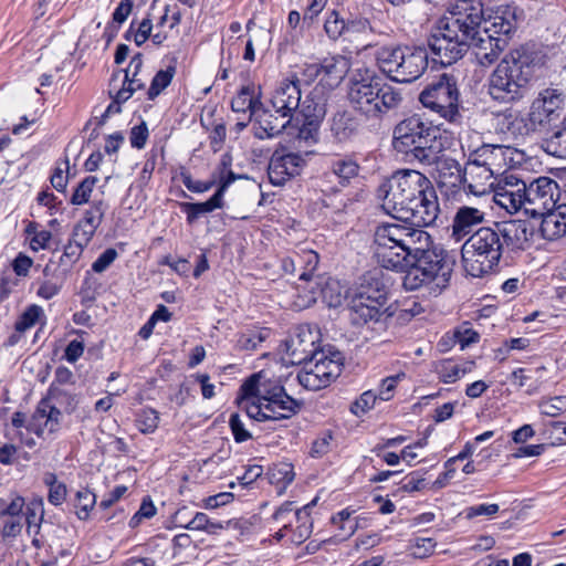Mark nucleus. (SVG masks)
Here are the masks:
<instances>
[{"mask_svg":"<svg viewBox=\"0 0 566 566\" xmlns=\"http://www.w3.org/2000/svg\"><path fill=\"white\" fill-rule=\"evenodd\" d=\"M422 167L431 168L437 172V178L441 185H450L452 187H462L465 184L464 168L453 158L446 156L443 151L436 154L434 160L430 163H421Z\"/></svg>","mask_w":566,"mask_h":566,"instance_id":"cd10ccee","label":"nucleus"},{"mask_svg":"<svg viewBox=\"0 0 566 566\" xmlns=\"http://www.w3.org/2000/svg\"><path fill=\"white\" fill-rule=\"evenodd\" d=\"M355 296H368L369 303L386 305L387 287L382 282L380 272H368L364 275L363 282Z\"/></svg>","mask_w":566,"mask_h":566,"instance_id":"c9c22d12","label":"nucleus"},{"mask_svg":"<svg viewBox=\"0 0 566 566\" xmlns=\"http://www.w3.org/2000/svg\"><path fill=\"white\" fill-rule=\"evenodd\" d=\"M564 95L557 88H545L536 97L530 108L528 115L535 117L539 130L544 129L564 106Z\"/></svg>","mask_w":566,"mask_h":566,"instance_id":"412c9836","label":"nucleus"},{"mask_svg":"<svg viewBox=\"0 0 566 566\" xmlns=\"http://www.w3.org/2000/svg\"><path fill=\"white\" fill-rule=\"evenodd\" d=\"M304 165L305 159L301 154L275 150L268 167L269 180L273 186H283L287 180L300 175Z\"/></svg>","mask_w":566,"mask_h":566,"instance_id":"aec40b11","label":"nucleus"},{"mask_svg":"<svg viewBox=\"0 0 566 566\" xmlns=\"http://www.w3.org/2000/svg\"><path fill=\"white\" fill-rule=\"evenodd\" d=\"M434 244L431 235L407 222H384L374 232V255L387 270L401 269L410 258Z\"/></svg>","mask_w":566,"mask_h":566,"instance_id":"7ed1b4c3","label":"nucleus"},{"mask_svg":"<svg viewBox=\"0 0 566 566\" xmlns=\"http://www.w3.org/2000/svg\"><path fill=\"white\" fill-rule=\"evenodd\" d=\"M504 252L495 222L490 227H481L461 248L464 270L473 277H482L495 270Z\"/></svg>","mask_w":566,"mask_h":566,"instance_id":"0eeeda50","label":"nucleus"},{"mask_svg":"<svg viewBox=\"0 0 566 566\" xmlns=\"http://www.w3.org/2000/svg\"><path fill=\"white\" fill-rule=\"evenodd\" d=\"M300 78L282 81L271 95V106L275 113L295 117L301 105Z\"/></svg>","mask_w":566,"mask_h":566,"instance_id":"bb28decb","label":"nucleus"},{"mask_svg":"<svg viewBox=\"0 0 566 566\" xmlns=\"http://www.w3.org/2000/svg\"><path fill=\"white\" fill-rule=\"evenodd\" d=\"M539 408L542 415L557 417L566 410V397H554L549 401L541 403Z\"/></svg>","mask_w":566,"mask_h":566,"instance_id":"052dcab7","label":"nucleus"},{"mask_svg":"<svg viewBox=\"0 0 566 566\" xmlns=\"http://www.w3.org/2000/svg\"><path fill=\"white\" fill-rule=\"evenodd\" d=\"M455 265V256L437 244L410 258L401 269L391 271L405 273L402 286L416 291L423 285H432V291L441 292L450 282Z\"/></svg>","mask_w":566,"mask_h":566,"instance_id":"20e7f679","label":"nucleus"},{"mask_svg":"<svg viewBox=\"0 0 566 566\" xmlns=\"http://www.w3.org/2000/svg\"><path fill=\"white\" fill-rule=\"evenodd\" d=\"M392 146L410 163H430L436 154L444 150V139L438 126L419 115H412L394 128Z\"/></svg>","mask_w":566,"mask_h":566,"instance_id":"39448f33","label":"nucleus"},{"mask_svg":"<svg viewBox=\"0 0 566 566\" xmlns=\"http://www.w3.org/2000/svg\"><path fill=\"white\" fill-rule=\"evenodd\" d=\"M419 102L450 123L459 122L461 118L460 92L457 78L452 74L443 73L429 83L421 91Z\"/></svg>","mask_w":566,"mask_h":566,"instance_id":"9d476101","label":"nucleus"},{"mask_svg":"<svg viewBox=\"0 0 566 566\" xmlns=\"http://www.w3.org/2000/svg\"><path fill=\"white\" fill-rule=\"evenodd\" d=\"M492 200L505 209L507 212H517L521 209L525 210V201L523 199V190L522 186L517 185L516 190H506L503 189L501 191L493 192L490 195Z\"/></svg>","mask_w":566,"mask_h":566,"instance_id":"37998d69","label":"nucleus"},{"mask_svg":"<svg viewBox=\"0 0 566 566\" xmlns=\"http://www.w3.org/2000/svg\"><path fill=\"white\" fill-rule=\"evenodd\" d=\"M538 217L542 218L539 232L545 240L556 241L566 237V205H555Z\"/></svg>","mask_w":566,"mask_h":566,"instance_id":"473e14b6","label":"nucleus"},{"mask_svg":"<svg viewBox=\"0 0 566 566\" xmlns=\"http://www.w3.org/2000/svg\"><path fill=\"white\" fill-rule=\"evenodd\" d=\"M159 413L151 408L142 409L137 413L136 424L138 430L144 433H153L158 428Z\"/></svg>","mask_w":566,"mask_h":566,"instance_id":"864d4df0","label":"nucleus"},{"mask_svg":"<svg viewBox=\"0 0 566 566\" xmlns=\"http://www.w3.org/2000/svg\"><path fill=\"white\" fill-rule=\"evenodd\" d=\"M46 398L54 401L55 406H60L69 415L72 413L78 405L77 395L69 392L54 384L50 385Z\"/></svg>","mask_w":566,"mask_h":566,"instance_id":"c03bdc74","label":"nucleus"},{"mask_svg":"<svg viewBox=\"0 0 566 566\" xmlns=\"http://www.w3.org/2000/svg\"><path fill=\"white\" fill-rule=\"evenodd\" d=\"M24 506V499L20 495H14L10 499H0V517H19Z\"/></svg>","mask_w":566,"mask_h":566,"instance_id":"4d7b16f0","label":"nucleus"},{"mask_svg":"<svg viewBox=\"0 0 566 566\" xmlns=\"http://www.w3.org/2000/svg\"><path fill=\"white\" fill-rule=\"evenodd\" d=\"M96 504V495L87 488H82L75 494L74 507L75 514L78 520L86 521L90 517L91 511Z\"/></svg>","mask_w":566,"mask_h":566,"instance_id":"49530a36","label":"nucleus"},{"mask_svg":"<svg viewBox=\"0 0 566 566\" xmlns=\"http://www.w3.org/2000/svg\"><path fill=\"white\" fill-rule=\"evenodd\" d=\"M118 256L114 248L106 249L92 264V271L95 273L104 272Z\"/></svg>","mask_w":566,"mask_h":566,"instance_id":"0e129e2a","label":"nucleus"},{"mask_svg":"<svg viewBox=\"0 0 566 566\" xmlns=\"http://www.w3.org/2000/svg\"><path fill=\"white\" fill-rule=\"evenodd\" d=\"M504 251H525L532 245L535 226L528 220L511 219L495 222Z\"/></svg>","mask_w":566,"mask_h":566,"instance_id":"a211bd4d","label":"nucleus"},{"mask_svg":"<svg viewBox=\"0 0 566 566\" xmlns=\"http://www.w3.org/2000/svg\"><path fill=\"white\" fill-rule=\"evenodd\" d=\"M304 363L306 369L296 376L298 384L305 389L318 390L328 386L340 375L344 355L328 346L312 355Z\"/></svg>","mask_w":566,"mask_h":566,"instance_id":"9b49d317","label":"nucleus"},{"mask_svg":"<svg viewBox=\"0 0 566 566\" xmlns=\"http://www.w3.org/2000/svg\"><path fill=\"white\" fill-rule=\"evenodd\" d=\"M485 212L475 207L462 206L458 208L453 221L451 237L455 241L463 240L474 232V228L483 223Z\"/></svg>","mask_w":566,"mask_h":566,"instance_id":"c756f323","label":"nucleus"},{"mask_svg":"<svg viewBox=\"0 0 566 566\" xmlns=\"http://www.w3.org/2000/svg\"><path fill=\"white\" fill-rule=\"evenodd\" d=\"M515 155L517 151L515 148L505 145L483 144L469 156L482 166L492 169L497 175H502L507 168L514 166Z\"/></svg>","mask_w":566,"mask_h":566,"instance_id":"6ab92c4d","label":"nucleus"},{"mask_svg":"<svg viewBox=\"0 0 566 566\" xmlns=\"http://www.w3.org/2000/svg\"><path fill=\"white\" fill-rule=\"evenodd\" d=\"M298 259H301L302 263H305V270L301 273L300 280L310 281L318 265V254L314 251H307L303 256H298Z\"/></svg>","mask_w":566,"mask_h":566,"instance_id":"e2e57ef3","label":"nucleus"},{"mask_svg":"<svg viewBox=\"0 0 566 566\" xmlns=\"http://www.w3.org/2000/svg\"><path fill=\"white\" fill-rule=\"evenodd\" d=\"M254 120V136L258 139L273 138L289 129L293 117L275 113L273 109L264 108L263 104L256 105Z\"/></svg>","mask_w":566,"mask_h":566,"instance_id":"393cba45","label":"nucleus"},{"mask_svg":"<svg viewBox=\"0 0 566 566\" xmlns=\"http://www.w3.org/2000/svg\"><path fill=\"white\" fill-rule=\"evenodd\" d=\"M507 45L506 38L485 33V30L478 31V34L468 41V50L472 49L478 64L484 67L495 63Z\"/></svg>","mask_w":566,"mask_h":566,"instance_id":"4be33fe9","label":"nucleus"},{"mask_svg":"<svg viewBox=\"0 0 566 566\" xmlns=\"http://www.w3.org/2000/svg\"><path fill=\"white\" fill-rule=\"evenodd\" d=\"M105 211L106 206L103 200L94 201L91 209L85 211L83 219L75 227L74 235H82L84 243H88L102 223Z\"/></svg>","mask_w":566,"mask_h":566,"instance_id":"f704fd0d","label":"nucleus"},{"mask_svg":"<svg viewBox=\"0 0 566 566\" xmlns=\"http://www.w3.org/2000/svg\"><path fill=\"white\" fill-rule=\"evenodd\" d=\"M541 148L551 156L566 159V124L548 132L542 139Z\"/></svg>","mask_w":566,"mask_h":566,"instance_id":"58836bf2","label":"nucleus"},{"mask_svg":"<svg viewBox=\"0 0 566 566\" xmlns=\"http://www.w3.org/2000/svg\"><path fill=\"white\" fill-rule=\"evenodd\" d=\"M223 207V199L218 193H213L205 202H181V211L186 214L189 224H193L201 216L210 213L216 209Z\"/></svg>","mask_w":566,"mask_h":566,"instance_id":"4c0bfd02","label":"nucleus"},{"mask_svg":"<svg viewBox=\"0 0 566 566\" xmlns=\"http://www.w3.org/2000/svg\"><path fill=\"white\" fill-rule=\"evenodd\" d=\"M187 513V509H179L175 518L179 523V526L192 530V531H206L209 534H217L220 530L223 528V525L219 522H211L207 514L202 512H197L192 518H190L187 523H182L184 514Z\"/></svg>","mask_w":566,"mask_h":566,"instance_id":"ea45409f","label":"nucleus"},{"mask_svg":"<svg viewBox=\"0 0 566 566\" xmlns=\"http://www.w3.org/2000/svg\"><path fill=\"white\" fill-rule=\"evenodd\" d=\"M465 184L462 187L465 192L472 193L476 197L492 195V188L494 185V177L499 176L492 169L482 166L481 163H476L474 158L469 156L464 167Z\"/></svg>","mask_w":566,"mask_h":566,"instance_id":"a878e982","label":"nucleus"},{"mask_svg":"<svg viewBox=\"0 0 566 566\" xmlns=\"http://www.w3.org/2000/svg\"><path fill=\"white\" fill-rule=\"evenodd\" d=\"M329 130L337 143H346L357 136L360 122L356 115L347 109L337 111L329 118Z\"/></svg>","mask_w":566,"mask_h":566,"instance_id":"2f4dec72","label":"nucleus"},{"mask_svg":"<svg viewBox=\"0 0 566 566\" xmlns=\"http://www.w3.org/2000/svg\"><path fill=\"white\" fill-rule=\"evenodd\" d=\"M25 507L27 532L31 535L32 527H35V535H39L44 515L43 501L34 499Z\"/></svg>","mask_w":566,"mask_h":566,"instance_id":"09e8293b","label":"nucleus"},{"mask_svg":"<svg viewBox=\"0 0 566 566\" xmlns=\"http://www.w3.org/2000/svg\"><path fill=\"white\" fill-rule=\"evenodd\" d=\"M333 440V434L329 431L323 432L319 437H317L311 448V455L313 458H321L331 451V442Z\"/></svg>","mask_w":566,"mask_h":566,"instance_id":"bf43d9fd","label":"nucleus"},{"mask_svg":"<svg viewBox=\"0 0 566 566\" xmlns=\"http://www.w3.org/2000/svg\"><path fill=\"white\" fill-rule=\"evenodd\" d=\"M316 501H312L302 509L295 512V518L298 523L296 528L293 531L291 542L295 545L304 543L313 532V522L311 520V510L315 505Z\"/></svg>","mask_w":566,"mask_h":566,"instance_id":"a19ab883","label":"nucleus"},{"mask_svg":"<svg viewBox=\"0 0 566 566\" xmlns=\"http://www.w3.org/2000/svg\"><path fill=\"white\" fill-rule=\"evenodd\" d=\"M394 312L382 304L368 302V296H355L349 303V319L353 325H368L371 329L386 331L391 321Z\"/></svg>","mask_w":566,"mask_h":566,"instance_id":"dca6fc26","label":"nucleus"},{"mask_svg":"<svg viewBox=\"0 0 566 566\" xmlns=\"http://www.w3.org/2000/svg\"><path fill=\"white\" fill-rule=\"evenodd\" d=\"M241 408L259 422L286 420L300 412L302 402L290 396L281 380L261 370L251 375L240 388Z\"/></svg>","mask_w":566,"mask_h":566,"instance_id":"f03ea898","label":"nucleus"},{"mask_svg":"<svg viewBox=\"0 0 566 566\" xmlns=\"http://www.w3.org/2000/svg\"><path fill=\"white\" fill-rule=\"evenodd\" d=\"M449 17L441 21L461 33L463 39H472L481 30L484 20L483 3L480 0H455L450 3Z\"/></svg>","mask_w":566,"mask_h":566,"instance_id":"ddd939ff","label":"nucleus"},{"mask_svg":"<svg viewBox=\"0 0 566 566\" xmlns=\"http://www.w3.org/2000/svg\"><path fill=\"white\" fill-rule=\"evenodd\" d=\"M229 426L237 443L245 442L252 438L251 432L245 428L239 413L230 416Z\"/></svg>","mask_w":566,"mask_h":566,"instance_id":"13d9d810","label":"nucleus"},{"mask_svg":"<svg viewBox=\"0 0 566 566\" xmlns=\"http://www.w3.org/2000/svg\"><path fill=\"white\" fill-rule=\"evenodd\" d=\"M297 128L296 137L300 143H305L306 146L316 144L319 138V124L302 120L298 116L293 117V123L290 126Z\"/></svg>","mask_w":566,"mask_h":566,"instance_id":"a18cd8bd","label":"nucleus"},{"mask_svg":"<svg viewBox=\"0 0 566 566\" xmlns=\"http://www.w3.org/2000/svg\"><path fill=\"white\" fill-rule=\"evenodd\" d=\"M262 102L253 96V88L243 86L231 101V108L235 113L248 114V120H252L255 116L256 105Z\"/></svg>","mask_w":566,"mask_h":566,"instance_id":"79ce46f5","label":"nucleus"},{"mask_svg":"<svg viewBox=\"0 0 566 566\" xmlns=\"http://www.w3.org/2000/svg\"><path fill=\"white\" fill-rule=\"evenodd\" d=\"M377 398L378 396L375 395L373 391H365L364 394L360 395L359 399H357L353 405V413L359 416L361 413H365L367 410L374 408Z\"/></svg>","mask_w":566,"mask_h":566,"instance_id":"680f3d73","label":"nucleus"},{"mask_svg":"<svg viewBox=\"0 0 566 566\" xmlns=\"http://www.w3.org/2000/svg\"><path fill=\"white\" fill-rule=\"evenodd\" d=\"M375 59L389 80L411 83L427 70L429 53L424 46L382 45L376 50Z\"/></svg>","mask_w":566,"mask_h":566,"instance_id":"6e6552de","label":"nucleus"},{"mask_svg":"<svg viewBox=\"0 0 566 566\" xmlns=\"http://www.w3.org/2000/svg\"><path fill=\"white\" fill-rule=\"evenodd\" d=\"M61 417V410L45 397L39 402L33 415L34 422L30 424L29 430L38 437H42L45 430L55 433L60 430Z\"/></svg>","mask_w":566,"mask_h":566,"instance_id":"c85d7f7f","label":"nucleus"},{"mask_svg":"<svg viewBox=\"0 0 566 566\" xmlns=\"http://www.w3.org/2000/svg\"><path fill=\"white\" fill-rule=\"evenodd\" d=\"M360 167L352 157L344 156L331 160L328 169L323 174V182L328 184L324 191L338 192L358 177Z\"/></svg>","mask_w":566,"mask_h":566,"instance_id":"b1692460","label":"nucleus"},{"mask_svg":"<svg viewBox=\"0 0 566 566\" xmlns=\"http://www.w3.org/2000/svg\"><path fill=\"white\" fill-rule=\"evenodd\" d=\"M525 213L535 218L555 207V193L558 190L556 181L548 177H539L528 186L522 182Z\"/></svg>","mask_w":566,"mask_h":566,"instance_id":"2eb2a0df","label":"nucleus"},{"mask_svg":"<svg viewBox=\"0 0 566 566\" xmlns=\"http://www.w3.org/2000/svg\"><path fill=\"white\" fill-rule=\"evenodd\" d=\"M322 86L333 90L339 85L350 67V60L337 54L324 57L321 62Z\"/></svg>","mask_w":566,"mask_h":566,"instance_id":"72a5a7b5","label":"nucleus"},{"mask_svg":"<svg viewBox=\"0 0 566 566\" xmlns=\"http://www.w3.org/2000/svg\"><path fill=\"white\" fill-rule=\"evenodd\" d=\"M485 33L490 32L497 38H506L510 42L517 29V7L514 4H500L490 10L488 18L484 17Z\"/></svg>","mask_w":566,"mask_h":566,"instance_id":"5701e85b","label":"nucleus"},{"mask_svg":"<svg viewBox=\"0 0 566 566\" xmlns=\"http://www.w3.org/2000/svg\"><path fill=\"white\" fill-rule=\"evenodd\" d=\"M345 36L350 34L364 33L370 28V22L367 18L350 17L345 20Z\"/></svg>","mask_w":566,"mask_h":566,"instance_id":"338daca9","label":"nucleus"},{"mask_svg":"<svg viewBox=\"0 0 566 566\" xmlns=\"http://www.w3.org/2000/svg\"><path fill=\"white\" fill-rule=\"evenodd\" d=\"M440 374L446 384H452L465 374V369L461 368L457 364L448 361L442 365Z\"/></svg>","mask_w":566,"mask_h":566,"instance_id":"774afa93","label":"nucleus"},{"mask_svg":"<svg viewBox=\"0 0 566 566\" xmlns=\"http://www.w3.org/2000/svg\"><path fill=\"white\" fill-rule=\"evenodd\" d=\"M440 214L438 196L432 184L417 196L403 212H400L398 221H403L411 227L422 229L432 227Z\"/></svg>","mask_w":566,"mask_h":566,"instance_id":"4468645a","label":"nucleus"},{"mask_svg":"<svg viewBox=\"0 0 566 566\" xmlns=\"http://www.w3.org/2000/svg\"><path fill=\"white\" fill-rule=\"evenodd\" d=\"M345 19L336 10L327 13L324 30L331 40L336 41L345 36Z\"/></svg>","mask_w":566,"mask_h":566,"instance_id":"5fc2aeb1","label":"nucleus"},{"mask_svg":"<svg viewBox=\"0 0 566 566\" xmlns=\"http://www.w3.org/2000/svg\"><path fill=\"white\" fill-rule=\"evenodd\" d=\"M332 523L347 532V535L354 534L357 526V523L350 518V513L347 510H343L333 515Z\"/></svg>","mask_w":566,"mask_h":566,"instance_id":"69168bd1","label":"nucleus"},{"mask_svg":"<svg viewBox=\"0 0 566 566\" xmlns=\"http://www.w3.org/2000/svg\"><path fill=\"white\" fill-rule=\"evenodd\" d=\"M322 297L328 307H339L345 300L339 282L335 280H328L322 287Z\"/></svg>","mask_w":566,"mask_h":566,"instance_id":"3c124183","label":"nucleus"},{"mask_svg":"<svg viewBox=\"0 0 566 566\" xmlns=\"http://www.w3.org/2000/svg\"><path fill=\"white\" fill-rule=\"evenodd\" d=\"M97 181L98 178L95 176L85 177L74 189V192L70 198V202L74 206L87 203Z\"/></svg>","mask_w":566,"mask_h":566,"instance_id":"8fccbe9b","label":"nucleus"},{"mask_svg":"<svg viewBox=\"0 0 566 566\" xmlns=\"http://www.w3.org/2000/svg\"><path fill=\"white\" fill-rule=\"evenodd\" d=\"M176 73V66L169 65L166 70L158 71L151 80L147 91L148 99H155L172 81Z\"/></svg>","mask_w":566,"mask_h":566,"instance_id":"de8ad7c7","label":"nucleus"},{"mask_svg":"<svg viewBox=\"0 0 566 566\" xmlns=\"http://www.w3.org/2000/svg\"><path fill=\"white\" fill-rule=\"evenodd\" d=\"M269 329H256L249 333H243L238 343L242 349L254 350L258 346L269 337Z\"/></svg>","mask_w":566,"mask_h":566,"instance_id":"6e6d98bb","label":"nucleus"},{"mask_svg":"<svg viewBox=\"0 0 566 566\" xmlns=\"http://www.w3.org/2000/svg\"><path fill=\"white\" fill-rule=\"evenodd\" d=\"M325 115L326 98L313 92L304 101L301 99V105L294 116H298L302 120L321 125Z\"/></svg>","mask_w":566,"mask_h":566,"instance_id":"e433bc0d","label":"nucleus"},{"mask_svg":"<svg viewBox=\"0 0 566 566\" xmlns=\"http://www.w3.org/2000/svg\"><path fill=\"white\" fill-rule=\"evenodd\" d=\"M43 308L39 305L32 304L25 308V311L19 316L15 322L14 328L19 333H24L25 331L33 327L36 322L43 316Z\"/></svg>","mask_w":566,"mask_h":566,"instance_id":"603ef678","label":"nucleus"},{"mask_svg":"<svg viewBox=\"0 0 566 566\" xmlns=\"http://www.w3.org/2000/svg\"><path fill=\"white\" fill-rule=\"evenodd\" d=\"M502 118L501 130L511 134L515 138H524L534 133L541 132L535 124V117H531L528 113L521 115L517 112L507 108L497 114Z\"/></svg>","mask_w":566,"mask_h":566,"instance_id":"7c9ffc66","label":"nucleus"},{"mask_svg":"<svg viewBox=\"0 0 566 566\" xmlns=\"http://www.w3.org/2000/svg\"><path fill=\"white\" fill-rule=\"evenodd\" d=\"M469 39H463L461 33L440 20L438 28L428 39V48L432 62L441 66H449L468 52Z\"/></svg>","mask_w":566,"mask_h":566,"instance_id":"f8f14e48","label":"nucleus"},{"mask_svg":"<svg viewBox=\"0 0 566 566\" xmlns=\"http://www.w3.org/2000/svg\"><path fill=\"white\" fill-rule=\"evenodd\" d=\"M318 335L308 325L296 326L289 337L283 342V352L287 356V361L298 365L318 352L316 343Z\"/></svg>","mask_w":566,"mask_h":566,"instance_id":"f3484780","label":"nucleus"},{"mask_svg":"<svg viewBox=\"0 0 566 566\" xmlns=\"http://www.w3.org/2000/svg\"><path fill=\"white\" fill-rule=\"evenodd\" d=\"M544 62L545 55L528 45L511 50L489 75L488 96L492 102L505 106L522 102Z\"/></svg>","mask_w":566,"mask_h":566,"instance_id":"f257e3e1","label":"nucleus"},{"mask_svg":"<svg viewBox=\"0 0 566 566\" xmlns=\"http://www.w3.org/2000/svg\"><path fill=\"white\" fill-rule=\"evenodd\" d=\"M347 97L350 106L367 119L380 118L402 101L398 90L368 70L350 78Z\"/></svg>","mask_w":566,"mask_h":566,"instance_id":"423d86ee","label":"nucleus"},{"mask_svg":"<svg viewBox=\"0 0 566 566\" xmlns=\"http://www.w3.org/2000/svg\"><path fill=\"white\" fill-rule=\"evenodd\" d=\"M430 184L431 181L418 170H399L378 186L376 197L381 202L382 211L398 220L400 212H403Z\"/></svg>","mask_w":566,"mask_h":566,"instance_id":"1a4fd4ad","label":"nucleus"}]
</instances>
